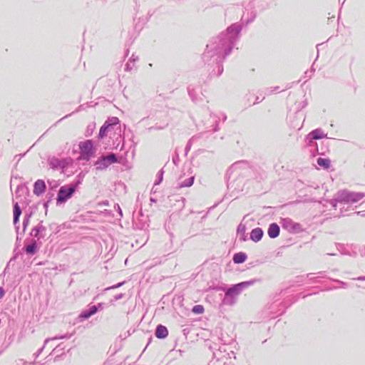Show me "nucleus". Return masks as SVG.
<instances>
[{
    "label": "nucleus",
    "instance_id": "1",
    "mask_svg": "<svg viewBox=\"0 0 365 365\" xmlns=\"http://www.w3.org/2000/svg\"><path fill=\"white\" fill-rule=\"evenodd\" d=\"M80 159L88 160L94 153L93 144L91 140H87L79 143Z\"/></svg>",
    "mask_w": 365,
    "mask_h": 365
},
{
    "label": "nucleus",
    "instance_id": "2",
    "mask_svg": "<svg viewBox=\"0 0 365 365\" xmlns=\"http://www.w3.org/2000/svg\"><path fill=\"white\" fill-rule=\"evenodd\" d=\"M75 187L62 186L58 192L57 203H63L71 197L75 192Z\"/></svg>",
    "mask_w": 365,
    "mask_h": 365
},
{
    "label": "nucleus",
    "instance_id": "3",
    "mask_svg": "<svg viewBox=\"0 0 365 365\" xmlns=\"http://www.w3.org/2000/svg\"><path fill=\"white\" fill-rule=\"evenodd\" d=\"M118 118H115L112 120V123H109L108 121H106L103 125L99 131V138H103L107 135V133L110 128V127L113 125L118 123Z\"/></svg>",
    "mask_w": 365,
    "mask_h": 365
},
{
    "label": "nucleus",
    "instance_id": "4",
    "mask_svg": "<svg viewBox=\"0 0 365 365\" xmlns=\"http://www.w3.org/2000/svg\"><path fill=\"white\" fill-rule=\"evenodd\" d=\"M46 184L43 180H38L34 185V193L36 195H40L45 192Z\"/></svg>",
    "mask_w": 365,
    "mask_h": 365
},
{
    "label": "nucleus",
    "instance_id": "5",
    "mask_svg": "<svg viewBox=\"0 0 365 365\" xmlns=\"http://www.w3.org/2000/svg\"><path fill=\"white\" fill-rule=\"evenodd\" d=\"M155 336L158 339H164L168 335V329L163 325H158L155 330Z\"/></svg>",
    "mask_w": 365,
    "mask_h": 365
},
{
    "label": "nucleus",
    "instance_id": "6",
    "mask_svg": "<svg viewBox=\"0 0 365 365\" xmlns=\"http://www.w3.org/2000/svg\"><path fill=\"white\" fill-rule=\"evenodd\" d=\"M279 227L276 223H272L268 228V235L271 238H275L279 235Z\"/></svg>",
    "mask_w": 365,
    "mask_h": 365
},
{
    "label": "nucleus",
    "instance_id": "7",
    "mask_svg": "<svg viewBox=\"0 0 365 365\" xmlns=\"http://www.w3.org/2000/svg\"><path fill=\"white\" fill-rule=\"evenodd\" d=\"M263 235V232L260 228H255L250 233V239L255 242L259 241Z\"/></svg>",
    "mask_w": 365,
    "mask_h": 365
},
{
    "label": "nucleus",
    "instance_id": "8",
    "mask_svg": "<svg viewBox=\"0 0 365 365\" xmlns=\"http://www.w3.org/2000/svg\"><path fill=\"white\" fill-rule=\"evenodd\" d=\"M247 257L246 254L243 252H238L234 255L233 261L236 264H240L244 262L247 259Z\"/></svg>",
    "mask_w": 365,
    "mask_h": 365
},
{
    "label": "nucleus",
    "instance_id": "9",
    "mask_svg": "<svg viewBox=\"0 0 365 365\" xmlns=\"http://www.w3.org/2000/svg\"><path fill=\"white\" fill-rule=\"evenodd\" d=\"M317 164L324 169H329L331 166V160L327 158H319L317 160Z\"/></svg>",
    "mask_w": 365,
    "mask_h": 365
},
{
    "label": "nucleus",
    "instance_id": "10",
    "mask_svg": "<svg viewBox=\"0 0 365 365\" xmlns=\"http://www.w3.org/2000/svg\"><path fill=\"white\" fill-rule=\"evenodd\" d=\"M21 215V210L18 203H16L14 205V224L16 225L19 222V219Z\"/></svg>",
    "mask_w": 365,
    "mask_h": 365
},
{
    "label": "nucleus",
    "instance_id": "11",
    "mask_svg": "<svg viewBox=\"0 0 365 365\" xmlns=\"http://www.w3.org/2000/svg\"><path fill=\"white\" fill-rule=\"evenodd\" d=\"M192 312L196 314H202L205 312L204 307L200 304L195 305L192 307Z\"/></svg>",
    "mask_w": 365,
    "mask_h": 365
},
{
    "label": "nucleus",
    "instance_id": "12",
    "mask_svg": "<svg viewBox=\"0 0 365 365\" xmlns=\"http://www.w3.org/2000/svg\"><path fill=\"white\" fill-rule=\"evenodd\" d=\"M36 245L35 243L30 245L26 247V251L27 253L34 254L35 252Z\"/></svg>",
    "mask_w": 365,
    "mask_h": 365
},
{
    "label": "nucleus",
    "instance_id": "13",
    "mask_svg": "<svg viewBox=\"0 0 365 365\" xmlns=\"http://www.w3.org/2000/svg\"><path fill=\"white\" fill-rule=\"evenodd\" d=\"M104 160H108L110 163H115L116 162V158L115 155L111 154L104 158Z\"/></svg>",
    "mask_w": 365,
    "mask_h": 365
},
{
    "label": "nucleus",
    "instance_id": "14",
    "mask_svg": "<svg viewBox=\"0 0 365 365\" xmlns=\"http://www.w3.org/2000/svg\"><path fill=\"white\" fill-rule=\"evenodd\" d=\"M92 315L91 314L90 312H83L81 314V317L84 318V319H88L90 317H91Z\"/></svg>",
    "mask_w": 365,
    "mask_h": 365
},
{
    "label": "nucleus",
    "instance_id": "15",
    "mask_svg": "<svg viewBox=\"0 0 365 365\" xmlns=\"http://www.w3.org/2000/svg\"><path fill=\"white\" fill-rule=\"evenodd\" d=\"M97 307L96 306H92L91 308H90V310L88 312H90L91 314V315H93L94 314H96L97 312Z\"/></svg>",
    "mask_w": 365,
    "mask_h": 365
},
{
    "label": "nucleus",
    "instance_id": "16",
    "mask_svg": "<svg viewBox=\"0 0 365 365\" xmlns=\"http://www.w3.org/2000/svg\"><path fill=\"white\" fill-rule=\"evenodd\" d=\"M5 294L4 289L0 287V299H1Z\"/></svg>",
    "mask_w": 365,
    "mask_h": 365
},
{
    "label": "nucleus",
    "instance_id": "17",
    "mask_svg": "<svg viewBox=\"0 0 365 365\" xmlns=\"http://www.w3.org/2000/svg\"><path fill=\"white\" fill-rule=\"evenodd\" d=\"M231 292V289H229L227 292V294H229Z\"/></svg>",
    "mask_w": 365,
    "mask_h": 365
}]
</instances>
